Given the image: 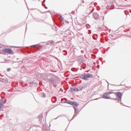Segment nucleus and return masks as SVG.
Wrapping results in <instances>:
<instances>
[{"mask_svg":"<svg viewBox=\"0 0 131 131\" xmlns=\"http://www.w3.org/2000/svg\"><path fill=\"white\" fill-rule=\"evenodd\" d=\"M92 33V31L91 30H89V34H91Z\"/></svg>","mask_w":131,"mask_h":131,"instance_id":"nucleus-21","label":"nucleus"},{"mask_svg":"<svg viewBox=\"0 0 131 131\" xmlns=\"http://www.w3.org/2000/svg\"><path fill=\"white\" fill-rule=\"evenodd\" d=\"M40 96L41 97V98H46V94L43 93H40Z\"/></svg>","mask_w":131,"mask_h":131,"instance_id":"nucleus-12","label":"nucleus"},{"mask_svg":"<svg viewBox=\"0 0 131 131\" xmlns=\"http://www.w3.org/2000/svg\"><path fill=\"white\" fill-rule=\"evenodd\" d=\"M116 96L118 99L119 102L121 101V98H122V94L120 92H117L116 93Z\"/></svg>","mask_w":131,"mask_h":131,"instance_id":"nucleus-7","label":"nucleus"},{"mask_svg":"<svg viewBox=\"0 0 131 131\" xmlns=\"http://www.w3.org/2000/svg\"><path fill=\"white\" fill-rule=\"evenodd\" d=\"M58 117H57L56 118H55V119H57L58 118Z\"/></svg>","mask_w":131,"mask_h":131,"instance_id":"nucleus-25","label":"nucleus"},{"mask_svg":"<svg viewBox=\"0 0 131 131\" xmlns=\"http://www.w3.org/2000/svg\"><path fill=\"white\" fill-rule=\"evenodd\" d=\"M93 16L95 20H99L100 19V16H99V14L97 13H94Z\"/></svg>","mask_w":131,"mask_h":131,"instance_id":"nucleus-8","label":"nucleus"},{"mask_svg":"<svg viewBox=\"0 0 131 131\" xmlns=\"http://www.w3.org/2000/svg\"><path fill=\"white\" fill-rule=\"evenodd\" d=\"M11 68H8V69H7V71H8V72L11 71Z\"/></svg>","mask_w":131,"mask_h":131,"instance_id":"nucleus-22","label":"nucleus"},{"mask_svg":"<svg viewBox=\"0 0 131 131\" xmlns=\"http://www.w3.org/2000/svg\"><path fill=\"white\" fill-rule=\"evenodd\" d=\"M85 26L87 28H90L91 27V26H90L89 24H86Z\"/></svg>","mask_w":131,"mask_h":131,"instance_id":"nucleus-16","label":"nucleus"},{"mask_svg":"<svg viewBox=\"0 0 131 131\" xmlns=\"http://www.w3.org/2000/svg\"><path fill=\"white\" fill-rule=\"evenodd\" d=\"M4 53H6V54H9V55H13L14 52L12 49H10L9 48L5 49H4Z\"/></svg>","mask_w":131,"mask_h":131,"instance_id":"nucleus-4","label":"nucleus"},{"mask_svg":"<svg viewBox=\"0 0 131 131\" xmlns=\"http://www.w3.org/2000/svg\"><path fill=\"white\" fill-rule=\"evenodd\" d=\"M48 45H51V46H54L55 42L53 40H50L48 42Z\"/></svg>","mask_w":131,"mask_h":131,"instance_id":"nucleus-10","label":"nucleus"},{"mask_svg":"<svg viewBox=\"0 0 131 131\" xmlns=\"http://www.w3.org/2000/svg\"><path fill=\"white\" fill-rule=\"evenodd\" d=\"M81 79L83 80H89V78H93L94 76L90 73H84L80 75Z\"/></svg>","mask_w":131,"mask_h":131,"instance_id":"nucleus-2","label":"nucleus"},{"mask_svg":"<svg viewBox=\"0 0 131 131\" xmlns=\"http://www.w3.org/2000/svg\"><path fill=\"white\" fill-rule=\"evenodd\" d=\"M111 94H113V92H110L108 93H105L102 96L103 99H111V97L109 96V95H111Z\"/></svg>","mask_w":131,"mask_h":131,"instance_id":"nucleus-3","label":"nucleus"},{"mask_svg":"<svg viewBox=\"0 0 131 131\" xmlns=\"http://www.w3.org/2000/svg\"><path fill=\"white\" fill-rule=\"evenodd\" d=\"M38 46H39V44L33 45V46H32V47H34V48H36V47H38Z\"/></svg>","mask_w":131,"mask_h":131,"instance_id":"nucleus-17","label":"nucleus"},{"mask_svg":"<svg viewBox=\"0 0 131 131\" xmlns=\"http://www.w3.org/2000/svg\"><path fill=\"white\" fill-rule=\"evenodd\" d=\"M77 61L80 63V64H81V63H83V61H84V58L83 56H78L77 58Z\"/></svg>","mask_w":131,"mask_h":131,"instance_id":"nucleus-6","label":"nucleus"},{"mask_svg":"<svg viewBox=\"0 0 131 131\" xmlns=\"http://www.w3.org/2000/svg\"><path fill=\"white\" fill-rule=\"evenodd\" d=\"M4 104H5V102H4V101L3 100H0V111L2 110V107L4 106Z\"/></svg>","mask_w":131,"mask_h":131,"instance_id":"nucleus-9","label":"nucleus"},{"mask_svg":"<svg viewBox=\"0 0 131 131\" xmlns=\"http://www.w3.org/2000/svg\"><path fill=\"white\" fill-rule=\"evenodd\" d=\"M75 107H77L79 104L76 102H74L73 104Z\"/></svg>","mask_w":131,"mask_h":131,"instance_id":"nucleus-13","label":"nucleus"},{"mask_svg":"<svg viewBox=\"0 0 131 131\" xmlns=\"http://www.w3.org/2000/svg\"><path fill=\"white\" fill-rule=\"evenodd\" d=\"M112 100H114L115 101H118V98H114L112 99Z\"/></svg>","mask_w":131,"mask_h":131,"instance_id":"nucleus-20","label":"nucleus"},{"mask_svg":"<svg viewBox=\"0 0 131 131\" xmlns=\"http://www.w3.org/2000/svg\"><path fill=\"white\" fill-rule=\"evenodd\" d=\"M73 101L70 100H67L66 102V103H67V104H69L70 105H73Z\"/></svg>","mask_w":131,"mask_h":131,"instance_id":"nucleus-11","label":"nucleus"},{"mask_svg":"<svg viewBox=\"0 0 131 131\" xmlns=\"http://www.w3.org/2000/svg\"><path fill=\"white\" fill-rule=\"evenodd\" d=\"M0 81H2V82L5 81V79H3V78H0Z\"/></svg>","mask_w":131,"mask_h":131,"instance_id":"nucleus-18","label":"nucleus"},{"mask_svg":"<svg viewBox=\"0 0 131 131\" xmlns=\"http://www.w3.org/2000/svg\"><path fill=\"white\" fill-rule=\"evenodd\" d=\"M43 2V3H45V2H46V1L45 0Z\"/></svg>","mask_w":131,"mask_h":131,"instance_id":"nucleus-24","label":"nucleus"},{"mask_svg":"<svg viewBox=\"0 0 131 131\" xmlns=\"http://www.w3.org/2000/svg\"><path fill=\"white\" fill-rule=\"evenodd\" d=\"M46 9H48V7H46Z\"/></svg>","mask_w":131,"mask_h":131,"instance_id":"nucleus-26","label":"nucleus"},{"mask_svg":"<svg viewBox=\"0 0 131 131\" xmlns=\"http://www.w3.org/2000/svg\"><path fill=\"white\" fill-rule=\"evenodd\" d=\"M58 16L60 20L64 21V19H63V17H62V15L61 14H59Z\"/></svg>","mask_w":131,"mask_h":131,"instance_id":"nucleus-14","label":"nucleus"},{"mask_svg":"<svg viewBox=\"0 0 131 131\" xmlns=\"http://www.w3.org/2000/svg\"><path fill=\"white\" fill-rule=\"evenodd\" d=\"M83 90V86H79L78 88H72V91L74 92H79V91H82Z\"/></svg>","mask_w":131,"mask_h":131,"instance_id":"nucleus-5","label":"nucleus"},{"mask_svg":"<svg viewBox=\"0 0 131 131\" xmlns=\"http://www.w3.org/2000/svg\"><path fill=\"white\" fill-rule=\"evenodd\" d=\"M130 12L131 13V10L130 11Z\"/></svg>","mask_w":131,"mask_h":131,"instance_id":"nucleus-27","label":"nucleus"},{"mask_svg":"<svg viewBox=\"0 0 131 131\" xmlns=\"http://www.w3.org/2000/svg\"><path fill=\"white\" fill-rule=\"evenodd\" d=\"M46 128H47V126H42V129L43 130H45L46 129Z\"/></svg>","mask_w":131,"mask_h":131,"instance_id":"nucleus-19","label":"nucleus"},{"mask_svg":"<svg viewBox=\"0 0 131 131\" xmlns=\"http://www.w3.org/2000/svg\"><path fill=\"white\" fill-rule=\"evenodd\" d=\"M58 78L54 74H49L48 77L45 79V81L51 84H56Z\"/></svg>","mask_w":131,"mask_h":131,"instance_id":"nucleus-1","label":"nucleus"},{"mask_svg":"<svg viewBox=\"0 0 131 131\" xmlns=\"http://www.w3.org/2000/svg\"><path fill=\"white\" fill-rule=\"evenodd\" d=\"M75 116H76V115L75 116H74L73 117V118H72V119H74V118L75 117Z\"/></svg>","mask_w":131,"mask_h":131,"instance_id":"nucleus-23","label":"nucleus"},{"mask_svg":"<svg viewBox=\"0 0 131 131\" xmlns=\"http://www.w3.org/2000/svg\"><path fill=\"white\" fill-rule=\"evenodd\" d=\"M74 108L75 113H77V112H78V110H77V108H76L75 107H74Z\"/></svg>","mask_w":131,"mask_h":131,"instance_id":"nucleus-15","label":"nucleus"}]
</instances>
